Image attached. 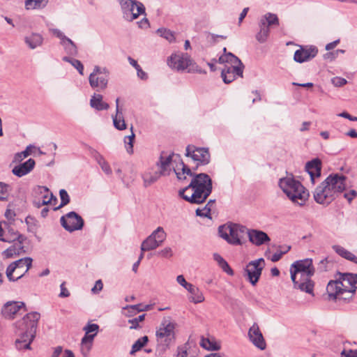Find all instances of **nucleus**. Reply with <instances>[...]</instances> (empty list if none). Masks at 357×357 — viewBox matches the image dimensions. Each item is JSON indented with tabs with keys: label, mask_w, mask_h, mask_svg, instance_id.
Masks as SVG:
<instances>
[{
	"label": "nucleus",
	"mask_w": 357,
	"mask_h": 357,
	"mask_svg": "<svg viewBox=\"0 0 357 357\" xmlns=\"http://www.w3.org/2000/svg\"><path fill=\"white\" fill-rule=\"evenodd\" d=\"M213 190L211 177L205 173H195L190 184L178 191V195L190 204H200L206 202Z\"/></svg>",
	"instance_id": "obj_1"
},
{
	"label": "nucleus",
	"mask_w": 357,
	"mask_h": 357,
	"mask_svg": "<svg viewBox=\"0 0 357 357\" xmlns=\"http://www.w3.org/2000/svg\"><path fill=\"white\" fill-rule=\"evenodd\" d=\"M40 314L37 312L27 313L22 319L15 323V333L20 337L16 340L18 349H30L31 343L35 338L38 321Z\"/></svg>",
	"instance_id": "obj_2"
},
{
	"label": "nucleus",
	"mask_w": 357,
	"mask_h": 357,
	"mask_svg": "<svg viewBox=\"0 0 357 357\" xmlns=\"http://www.w3.org/2000/svg\"><path fill=\"white\" fill-rule=\"evenodd\" d=\"M356 288L357 274L346 273H340L338 280L330 281L327 285L326 290L330 298L347 299V297L342 296L347 293L349 297H351Z\"/></svg>",
	"instance_id": "obj_3"
},
{
	"label": "nucleus",
	"mask_w": 357,
	"mask_h": 357,
	"mask_svg": "<svg viewBox=\"0 0 357 357\" xmlns=\"http://www.w3.org/2000/svg\"><path fill=\"white\" fill-rule=\"evenodd\" d=\"M279 186L293 202L299 206L304 205L305 200L309 197V193L305 191L301 182L293 177L280 178Z\"/></svg>",
	"instance_id": "obj_4"
},
{
	"label": "nucleus",
	"mask_w": 357,
	"mask_h": 357,
	"mask_svg": "<svg viewBox=\"0 0 357 357\" xmlns=\"http://www.w3.org/2000/svg\"><path fill=\"white\" fill-rule=\"evenodd\" d=\"M245 227L238 224H229L221 225L218 228L220 237L226 240L231 245H241V239L247 232Z\"/></svg>",
	"instance_id": "obj_5"
},
{
	"label": "nucleus",
	"mask_w": 357,
	"mask_h": 357,
	"mask_svg": "<svg viewBox=\"0 0 357 357\" xmlns=\"http://www.w3.org/2000/svg\"><path fill=\"white\" fill-rule=\"evenodd\" d=\"M175 324L169 320H164L159 328L156 331V339L158 344L164 347V349L169 347V346L174 343Z\"/></svg>",
	"instance_id": "obj_6"
},
{
	"label": "nucleus",
	"mask_w": 357,
	"mask_h": 357,
	"mask_svg": "<svg viewBox=\"0 0 357 357\" xmlns=\"http://www.w3.org/2000/svg\"><path fill=\"white\" fill-rule=\"evenodd\" d=\"M32 261V259L27 257L11 263L6 269L8 279L10 281H16L20 279L30 269Z\"/></svg>",
	"instance_id": "obj_7"
},
{
	"label": "nucleus",
	"mask_w": 357,
	"mask_h": 357,
	"mask_svg": "<svg viewBox=\"0 0 357 357\" xmlns=\"http://www.w3.org/2000/svg\"><path fill=\"white\" fill-rule=\"evenodd\" d=\"M279 24L277 15L267 13L261 17L259 22V30L255 36L256 40L260 43H265L269 36L270 28L272 26H279Z\"/></svg>",
	"instance_id": "obj_8"
},
{
	"label": "nucleus",
	"mask_w": 357,
	"mask_h": 357,
	"mask_svg": "<svg viewBox=\"0 0 357 357\" xmlns=\"http://www.w3.org/2000/svg\"><path fill=\"white\" fill-rule=\"evenodd\" d=\"M185 155L197 162L196 167H192L193 171L197 170L199 166H204L209 164L211 161L209 150L205 147H197L195 145L189 144L186 147Z\"/></svg>",
	"instance_id": "obj_9"
},
{
	"label": "nucleus",
	"mask_w": 357,
	"mask_h": 357,
	"mask_svg": "<svg viewBox=\"0 0 357 357\" xmlns=\"http://www.w3.org/2000/svg\"><path fill=\"white\" fill-rule=\"evenodd\" d=\"M123 18L129 22L137 19L145 13L144 4L136 0H119Z\"/></svg>",
	"instance_id": "obj_10"
},
{
	"label": "nucleus",
	"mask_w": 357,
	"mask_h": 357,
	"mask_svg": "<svg viewBox=\"0 0 357 357\" xmlns=\"http://www.w3.org/2000/svg\"><path fill=\"white\" fill-rule=\"evenodd\" d=\"M109 75V72L106 68L96 66L89 77L91 86L93 89L99 88L101 90L106 89Z\"/></svg>",
	"instance_id": "obj_11"
},
{
	"label": "nucleus",
	"mask_w": 357,
	"mask_h": 357,
	"mask_svg": "<svg viewBox=\"0 0 357 357\" xmlns=\"http://www.w3.org/2000/svg\"><path fill=\"white\" fill-rule=\"evenodd\" d=\"M166 236L167 234L164 229L161 227H158L142 242L141 250L146 252L156 249L165 241Z\"/></svg>",
	"instance_id": "obj_12"
},
{
	"label": "nucleus",
	"mask_w": 357,
	"mask_h": 357,
	"mask_svg": "<svg viewBox=\"0 0 357 357\" xmlns=\"http://www.w3.org/2000/svg\"><path fill=\"white\" fill-rule=\"evenodd\" d=\"M315 269L313 266L312 259L307 258L303 260H298L294 262L290 267L291 279L293 283H297L296 281V276L299 275V273H308L314 274Z\"/></svg>",
	"instance_id": "obj_13"
},
{
	"label": "nucleus",
	"mask_w": 357,
	"mask_h": 357,
	"mask_svg": "<svg viewBox=\"0 0 357 357\" xmlns=\"http://www.w3.org/2000/svg\"><path fill=\"white\" fill-rule=\"evenodd\" d=\"M168 66L177 71H183L192 65L190 56L183 52L172 54L167 59Z\"/></svg>",
	"instance_id": "obj_14"
},
{
	"label": "nucleus",
	"mask_w": 357,
	"mask_h": 357,
	"mask_svg": "<svg viewBox=\"0 0 357 357\" xmlns=\"http://www.w3.org/2000/svg\"><path fill=\"white\" fill-rule=\"evenodd\" d=\"M60 222L62 227L70 232L81 229L84 226V220L74 211H70L66 215H63Z\"/></svg>",
	"instance_id": "obj_15"
},
{
	"label": "nucleus",
	"mask_w": 357,
	"mask_h": 357,
	"mask_svg": "<svg viewBox=\"0 0 357 357\" xmlns=\"http://www.w3.org/2000/svg\"><path fill=\"white\" fill-rule=\"evenodd\" d=\"M264 265V259L263 258H260L257 260L251 261L246 266L245 272L248 277V280L252 285H255L258 282Z\"/></svg>",
	"instance_id": "obj_16"
},
{
	"label": "nucleus",
	"mask_w": 357,
	"mask_h": 357,
	"mask_svg": "<svg viewBox=\"0 0 357 357\" xmlns=\"http://www.w3.org/2000/svg\"><path fill=\"white\" fill-rule=\"evenodd\" d=\"M332 192L333 191H331L328 185L324 181L315 188L313 193L314 199L317 203L328 206L335 199Z\"/></svg>",
	"instance_id": "obj_17"
},
{
	"label": "nucleus",
	"mask_w": 357,
	"mask_h": 357,
	"mask_svg": "<svg viewBox=\"0 0 357 357\" xmlns=\"http://www.w3.org/2000/svg\"><path fill=\"white\" fill-rule=\"evenodd\" d=\"M345 180L346 176L344 175L335 174L329 175L324 181L328 185L331 191H333V195L335 197L337 193L345 190Z\"/></svg>",
	"instance_id": "obj_18"
},
{
	"label": "nucleus",
	"mask_w": 357,
	"mask_h": 357,
	"mask_svg": "<svg viewBox=\"0 0 357 357\" xmlns=\"http://www.w3.org/2000/svg\"><path fill=\"white\" fill-rule=\"evenodd\" d=\"M313 275L308 273H299V275L296 276V279L297 283H294V287L313 295L314 283L311 280Z\"/></svg>",
	"instance_id": "obj_19"
},
{
	"label": "nucleus",
	"mask_w": 357,
	"mask_h": 357,
	"mask_svg": "<svg viewBox=\"0 0 357 357\" xmlns=\"http://www.w3.org/2000/svg\"><path fill=\"white\" fill-rule=\"evenodd\" d=\"M318 53V49L315 46H301L294 55V59L297 63H303L314 58Z\"/></svg>",
	"instance_id": "obj_20"
},
{
	"label": "nucleus",
	"mask_w": 357,
	"mask_h": 357,
	"mask_svg": "<svg viewBox=\"0 0 357 357\" xmlns=\"http://www.w3.org/2000/svg\"><path fill=\"white\" fill-rule=\"evenodd\" d=\"M26 311L24 303L19 301H8L1 309L3 317L8 319H13L20 310Z\"/></svg>",
	"instance_id": "obj_21"
},
{
	"label": "nucleus",
	"mask_w": 357,
	"mask_h": 357,
	"mask_svg": "<svg viewBox=\"0 0 357 357\" xmlns=\"http://www.w3.org/2000/svg\"><path fill=\"white\" fill-rule=\"evenodd\" d=\"M244 66L225 65L222 70L221 76L225 83L229 84L236 76L243 77Z\"/></svg>",
	"instance_id": "obj_22"
},
{
	"label": "nucleus",
	"mask_w": 357,
	"mask_h": 357,
	"mask_svg": "<svg viewBox=\"0 0 357 357\" xmlns=\"http://www.w3.org/2000/svg\"><path fill=\"white\" fill-rule=\"evenodd\" d=\"M248 337L252 343L261 350L266 349V344L259 327L257 323H254L248 331Z\"/></svg>",
	"instance_id": "obj_23"
},
{
	"label": "nucleus",
	"mask_w": 357,
	"mask_h": 357,
	"mask_svg": "<svg viewBox=\"0 0 357 357\" xmlns=\"http://www.w3.org/2000/svg\"><path fill=\"white\" fill-rule=\"evenodd\" d=\"M305 170L310 176L312 184H314L315 179L319 178L321 172V161L319 158H314L305 164Z\"/></svg>",
	"instance_id": "obj_24"
},
{
	"label": "nucleus",
	"mask_w": 357,
	"mask_h": 357,
	"mask_svg": "<svg viewBox=\"0 0 357 357\" xmlns=\"http://www.w3.org/2000/svg\"><path fill=\"white\" fill-rule=\"evenodd\" d=\"M249 241L257 246L261 245L269 242L271 238L266 233L257 229H250L247 231Z\"/></svg>",
	"instance_id": "obj_25"
},
{
	"label": "nucleus",
	"mask_w": 357,
	"mask_h": 357,
	"mask_svg": "<svg viewBox=\"0 0 357 357\" xmlns=\"http://www.w3.org/2000/svg\"><path fill=\"white\" fill-rule=\"evenodd\" d=\"M4 226V237L5 239H2L3 242H15L16 239L26 240V237L16 231L11 223L7 222H3Z\"/></svg>",
	"instance_id": "obj_26"
},
{
	"label": "nucleus",
	"mask_w": 357,
	"mask_h": 357,
	"mask_svg": "<svg viewBox=\"0 0 357 357\" xmlns=\"http://www.w3.org/2000/svg\"><path fill=\"white\" fill-rule=\"evenodd\" d=\"M35 165V160L29 158L26 162L14 167L12 173L17 177H22L30 173L33 169Z\"/></svg>",
	"instance_id": "obj_27"
},
{
	"label": "nucleus",
	"mask_w": 357,
	"mask_h": 357,
	"mask_svg": "<svg viewBox=\"0 0 357 357\" xmlns=\"http://www.w3.org/2000/svg\"><path fill=\"white\" fill-rule=\"evenodd\" d=\"M17 242L15 243L3 251V255L5 258H12L13 257L20 256L25 253L26 250L23 243L25 240L16 239Z\"/></svg>",
	"instance_id": "obj_28"
},
{
	"label": "nucleus",
	"mask_w": 357,
	"mask_h": 357,
	"mask_svg": "<svg viewBox=\"0 0 357 357\" xmlns=\"http://www.w3.org/2000/svg\"><path fill=\"white\" fill-rule=\"evenodd\" d=\"M90 106L97 111L107 110L109 105L103 101V96L99 93H94L90 100Z\"/></svg>",
	"instance_id": "obj_29"
},
{
	"label": "nucleus",
	"mask_w": 357,
	"mask_h": 357,
	"mask_svg": "<svg viewBox=\"0 0 357 357\" xmlns=\"http://www.w3.org/2000/svg\"><path fill=\"white\" fill-rule=\"evenodd\" d=\"M43 37L41 34L38 33H31L30 35L24 37V42L28 47L34 50L43 45Z\"/></svg>",
	"instance_id": "obj_30"
},
{
	"label": "nucleus",
	"mask_w": 357,
	"mask_h": 357,
	"mask_svg": "<svg viewBox=\"0 0 357 357\" xmlns=\"http://www.w3.org/2000/svg\"><path fill=\"white\" fill-rule=\"evenodd\" d=\"M174 155V153L169 155H167L164 151L161 153L159 161L157 162V165L160 167L161 174L166 175V172L170 166Z\"/></svg>",
	"instance_id": "obj_31"
},
{
	"label": "nucleus",
	"mask_w": 357,
	"mask_h": 357,
	"mask_svg": "<svg viewBox=\"0 0 357 357\" xmlns=\"http://www.w3.org/2000/svg\"><path fill=\"white\" fill-rule=\"evenodd\" d=\"M218 61L220 63H229L230 66H244L241 61L231 52L220 56L219 57Z\"/></svg>",
	"instance_id": "obj_32"
},
{
	"label": "nucleus",
	"mask_w": 357,
	"mask_h": 357,
	"mask_svg": "<svg viewBox=\"0 0 357 357\" xmlns=\"http://www.w3.org/2000/svg\"><path fill=\"white\" fill-rule=\"evenodd\" d=\"M180 165L181 166V171H179L178 167L176 169L174 168V171L176 175V178L179 181H183L186 179V175L190 176L192 177L194 175V172H192V169L189 168L182 160L180 162Z\"/></svg>",
	"instance_id": "obj_33"
},
{
	"label": "nucleus",
	"mask_w": 357,
	"mask_h": 357,
	"mask_svg": "<svg viewBox=\"0 0 357 357\" xmlns=\"http://www.w3.org/2000/svg\"><path fill=\"white\" fill-rule=\"evenodd\" d=\"M113 124L116 129L123 130L126 128L124 117L121 109H116V114L112 116Z\"/></svg>",
	"instance_id": "obj_34"
},
{
	"label": "nucleus",
	"mask_w": 357,
	"mask_h": 357,
	"mask_svg": "<svg viewBox=\"0 0 357 357\" xmlns=\"http://www.w3.org/2000/svg\"><path fill=\"white\" fill-rule=\"evenodd\" d=\"M93 158L100 166L102 170L107 175H111L112 173V169L109 163L105 160L104 157L98 152L96 151L93 154Z\"/></svg>",
	"instance_id": "obj_35"
},
{
	"label": "nucleus",
	"mask_w": 357,
	"mask_h": 357,
	"mask_svg": "<svg viewBox=\"0 0 357 357\" xmlns=\"http://www.w3.org/2000/svg\"><path fill=\"white\" fill-rule=\"evenodd\" d=\"M215 204V199H210L203 208H197L195 211L196 215L199 217L211 218V211Z\"/></svg>",
	"instance_id": "obj_36"
},
{
	"label": "nucleus",
	"mask_w": 357,
	"mask_h": 357,
	"mask_svg": "<svg viewBox=\"0 0 357 357\" xmlns=\"http://www.w3.org/2000/svg\"><path fill=\"white\" fill-rule=\"evenodd\" d=\"M162 175L164 174H161L160 172H155L153 174H151V172H145L142 176L144 186L148 187L154 183Z\"/></svg>",
	"instance_id": "obj_37"
},
{
	"label": "nucleus",
	"mask_w": 357,
	"mask_h": 357,
	"mask_svg": "<svg viewBox=\"0 0 357 357\" xmlns=\"http://www.w3.org/2000/svg\"><path fill=\"white\" fill-rule=\"evenodd\" d=\"M199 344L202 347L209 351H218L220 349V344L215 340L204 337H202Z\"/></svg>",
	"instance_id": "obj_38"
},
{
	"label": "nucleus",
	"mask_w": 357,
	"mask_h": 357,
	"mask_svg": "<svg viewBox=\"0 0 357 357\" xmlns=\"http://www.w3.org/2000/svg\"><path fill=\"white\" fill-rule=\"evenodd\" d=\"M213 259L217 261L219 266L222 269L223 271L229 275H234L233 270L231 268L228 263L220 255L215 253L213 255Z\"/></svg>",
	"instance_id": "obj_39"
},
{
	"label": "nucleus",
	"mask_w": 357,
	"mask_h": 357,
	"mask_svg": "<svg viewBox=\"0 0 357 357\" xmlns=\"http://www.w3.org/2000/svg\"><path fill=\"white\" fill-rule=\"evenodd\" d=\"M189 293L190 296L188 299L190 302L197 304L202 303L204 301V296L198 287H195Z\"/></svg>",
	"instance_id": "obj_40"
},
{
	"label": "nucleus",
	"mask_w": 357,
	"mask_h": 357,
	"mask_svg": "<svg viewBox=\"0 0 357 357\" xmlns=\"http://www.w3.org/2000/svg\"><path fill=\"white\" fill-rule=\"evenodd\" d=\"M148 342H149V337L146 335L143 336V337L139 338L132 344V348H131V351L130 352V355H133L137 351H140L144 347H145L146 345Z\"/></svg>",
	"instance_id": "obj_41"
},
{
	"label": "nucleus",
	"mask_w": 357,
	"mask_h": 357,
	"mask_svg": "<svg viewBox=\"0 0 357 357\" xmlns=\"http://www.w3.org/2000/svg\"><path fill=\"white\" fill-rule=\"evenodd\" d=\"M47 3L48 0H26L25 7L27 10L43 8Z\"/></svg>",
	"instance_id": "obj_42"
},
{
	"label": "nucleus",
	"mask_w": 357,
	"mask_h": 357,
	"mask_svg": "<svg viewBox=\"0 0 357 357\" xmlns=\"http://www.w3.org/2000/svg\"><path fill=\"white\" fill-rule=\"evenodd\" d=\"M35 148L36 147L30 144L26 146L24 151L15 153L13 158V162H20L22 161L24 158L31 154L32 149Z\"/></svg>",
	"instance_id": "obj_43"
},
{
	"label": "nucleus",
	"mask_w": 357,
	"mask_h": 357,
	"mask_svg": "<svg viewBox=\"0 0 357 357\" xmlns=\"http://www.w3.org/2000/svg\"><path fill=\"white\" fill-rule=\"evenodd\" d=\"M61 45L63 46L66 52L72 56H75L77 54V48L73 41L70 39H66Z\"/></svg>",
	"instance_id": "obj_44"
},
{
	"label": "nucleus",
	"mask_w": 357,
	"mask_h": 357,
	"mask_svg": "<svg viewBox=\"0 0 357 357\" xmlns=\"http://www.w3.org/2000/svg\"><path fill=\"white\" fill-rule=\"evenodd\" d=\"M11 190L10 185L0 181V201L8 200Z\"/></svg>",
	"instance_id": "obj_45"
},
{
	"label": "nucleus",
	"mask_w": 357,
	"mask_h": 357,
	"mask_svg": "<svg viewBox=\"0 0 357 357\" xmlns=\"http://www.w3.org/2000/svg\"><path fill=\"white\" fill-rule=\"evenodd\" d=\"M130 130L132 132L131 135L126 136L124 138V143L126 144V151L129 154L133 153V142L135 137V135L132 131V126H131Z\"/></svg>",
	"instance_id": "obj_46"
},
{
	"label": "nucleus",
	"mask_w": 357,
	"mask_h": 357,
	"mask_svg": "<svg viewBox=\"0 0 357 357\" xmlns=\"http://www.w3.org/2000/svg\"><path fill=\"white\" fill-rule=\"evenodd\" d=\"M157 33L162 38L172 43L175 40L174 33L169 29L165 28H160L157 30Z\"/></svg>",
	"instance_id": "obj_47"
},
{
	"label": "nucleus",
	"mask_w": 357,
	"mask_h": 357,
	"mask_svg": "<svg viewBox=\"0 0 357 357\" xmlns=\"http://www.w3.org/2000/svg\"><path fill=\"white\" fill-rule=\"evenodd\" d=\"M59 195L61 198V204L59 206L54 207V211H56L64 206L67 205L70 202V197L67 191L64 189H61L59 191Z\"/></svg>",
	"instance_id": "obj_48"
},
{
	"label": "nucleus",
	"mask_w": 357,
	"mask_h": 357,
	"mask_svg": "<svg viewBox=\"0 0 357 357\" xmlns=\"http://www.w3.org/2000/svg\"><path fill=\"white\" fill-rule=\"evenodd\" d=\"M145 315V314H143L139 315L138 317L134 318L132 319H129L128 323L131 324L130 329H137L140 328L139 323L144 320Z\"/></svg>",
	"instance_id": "obj_49"
},
{
	"label": "nucleus",
	"mask_w": 357,
	"mask_h": 357,
	"mask_svg": "<svg viewBox=\"0 0 357 357\" xmlns=\"http://www.w3.org/2000/svg\"><path fill=\"white\" fill-rule=\"evenodd\" d=\"M52 201L56 202L57 199L52 192H50L49 194H44L43 195V202H41V204L47 205L49 204H52Z\"/></svg>",
	"instance_id": "obj_50"
},
{
	"label": "nucleus",
	"mask_w": 357,
	"mask_h": 357,
	"mask_svg": "<svg viewBox=\"0 0 357 357\" xmlns=\"http://www.w3.org/2000/svg\"><path fill=\"white\" fill-rule=\"evenodd\" d=\"M142 304H137L133 305H127L124 309L128 310L129 316L136 314L137 312H142Z\"/></svg>",
	"instance_id": "obj_51"
},
{
	"label": "nucleus",
	"mask_w": 357,
	"mask_h": 357,
	"mask_svg": "<svg viewBox=\"0 0 357 357\" xmlns=\"http://www.w3.org/2000/svg\"><path fill=\"white\" fill-rule=\"evenodd\" d=\"M291 249L290 246H287V248L284 251H278L274 253L270 258L271 261L276 262L278 261L282 257L283 255L286 254Z\"/></svg>",
	"instance_id": "obj_52"
},
{
	"label": "nucleus",
	"mask_w": 357,
	"mask_h": 357,
	"mask_svg": "<svg viewBox=\"0 0 357 357\" xmlns=\"http://www.w3.org/2000/svg\"><path fill=\"white\" fill-rule=\"evenodd\" d=\"M25 222L28 226L29 230H32L36 228L37 220L34 218L30 215L27 216L25 219Z\"/></svg>",
	"instance_id": "obj_53"
},
{
	"label": "nucleus",
	"mask_w": 357,
	"mask_h": 357,
	"mask_svg": "<svg viewBox=\"0 0 357 357\" xmlns=\"http://www.w3.org/2000/svg\"><path fill=\"white\" fill-rule=\"evenodd\" d=\"M98 328H99V326L98 324H89L84 328V331H85L86 334L94 332V333H96V335Z\"/></svg>",
	"instance_id": "obj_54"
},
{
	"label": "nucleus",
	"mask_w": 357,
	"mask_h": 357,
	"mask_svg": "<svg viewBox=\"0 0 357 357\" xmlns=\"http://www.w3.org/2000/svg\"><path fill=\"white\" fill-rule=\"evenodd\" d=\"M158 255L165 258H170L173 255V253L172 248L167 247L159 251Z\"/></svg>",
	"instance_id": "obj_55"
},
{
	"label": "nucleus",
	"mask_w": 357,
	"mask_h": 357,
	"mask_svg": "<svg viewBox=\"0 0 357 357\" xmlns=\"http://www.w3.org/2000/svg\"><path fill=\"white\" fill-rule=\"evenodd\" d=\"M92 348V345L81 342V353L84 357H87Z\"/></svg>",
	"instance_id": "obj_56"
},
{
	"label": "nucleus",
	"mask_w": 357,
	"mask_h": 357,
	"mask_svg": "<svg viewBox=\"0 0 357 357\" xmlns=\"http://www.w3.org/2000/svg\"><path fill=\"white\" fill-rule=\"evenodd\" d=\"M95 336H96V333L86 334V333L84 336L82 337L81 342L93 345V341Z\"/></svg>",
	"instance_id": "obj_57"
},
{
	"label": "nucleus",
	"mask_w": 357,
	"mask_h": 357,
	"mask_svg": "<svg viewBox=\"0 0 357 357\" xmlns=\"http://www.w3.org/2000/svg\"><path fill=\"white\" fill-rule=\"evenodd\" d=\"M95 336H96V333L86 334V333L84 336L82 337L81 342L93 345V341Z\"/></svg>",
	"instance_id": "obj_58"
},
{
	"label": "nucleus",
	"mask_w": 357,
	"mask_h": 357,
	"mask_svg": "<svg viewBox=\"0 0 357 357\" xmlns=\"http://www.w3.org/2000/svg\"><path fill=\"white\" fill-rule=\"evenodd\" d=\"M333 250L337 253L340 256H341L342 257L344 258L345 256H346V253L348 251L347 250H346L344 248L340 246V245H333Z\"/></svg>",
	"instance_id": "obj_59"
},
{
	"label": "nucleus",
	"mask_w": 357,
	"mask_h": 357,
	"mask_svg": "<svg viewBox=\"0 0 357 357\" xmlns=\"http://www.w3.org/2000/svg\"><path fill=\"white\" fill-rule=\"evenodd\" d=\"M72 61V66H74L78 70L79 73L82 75L84 74V66L82 62L75 59Z\"/></svg>",
	"instance_id": "obj_60"
},
{
	"label": "nucleus",
	"mask_w": 357,
	"mask_h": 357,
	"mask_svg": "<svg viewBox=\"0 0 357 357\" xmlns=\"http://www.w3.org/2000/svg\"><path fill=\"white\" fill-rule=\"evenodd\" d=\"M347 80L344 78L336 77L332 79V83L335 86H342L347 84Z\"/></svg>",
	"instance_id": "obj_61"
},
{
	"label": "nucleus",
	"mask_w": 357,
	"mask_h": 357,
	"mask_svg": "<svg viewBox=\"0 0 357 357\" xmlns=\"http://www.w3.org/2000/svg\"><path fill=\"white\" fill-rule=\"evenodd\" d=\"M357 196V192L355 190H351L348 192L344 193V197L347 199L349 203H351V201Z\"/></svg>",
	"instance_id": "obj_62"
},
{
	"label": "nucleus",
	"mask_w": 357,
	"mask_h": 357,
	"mask_svg": "<svg viewBox=\"0 0 357 357\" xmlns=\"http://www.w3.org/2000/svg\"><path fill=\"white\" fill-rule=\"evenodd\" d=\"M34 191L36 194L43 195L44 194H49L50 190L45 186L38 185L34 188Z\"/></svg>",
	"instance_id": "obj_63"
},
{
	"label": "nucleus",
	"mask_w": 357,
	"mask_h": 357,
	"mask_svg": "<svg viewBox=\"0 0 357 357\" xmlns=\"http://www.w3.org/2000/svg\"><path fill=\"white\" fill-rule=\"evenodd\" d=\"M341 355L344 356L345 357H357V350H353V349H344L341 352Z\"/></svg>",
	"instance_id": "obj_64"
}]
</instances>
